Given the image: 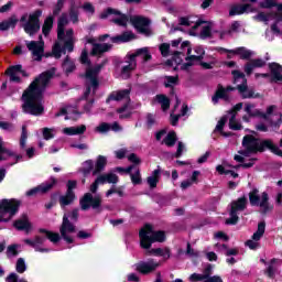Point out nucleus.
I'll return each instance as SVG.
<instances>
[{
    "mask_svg": "<svg viewBox=\"0 0 282 282\" xmlns=\"http://www.w3.org/2000/svg\"><path fill=\"white\" fill-rule=\"evenodd\" d=\"M56 68H51L41 73L22 94V111L30 116H43L45 107L43 106V94L50 85V80L54 78Z\"/></svg>",
    "mask_w": 282,
    "mask_h": 282,
    "instance_id": "1",
    "label": "nucleus"
},
{
    "mask_svg": "<svg viewBox=\"0 0 282 282\" xmlns=\"http://www.w3.org/2000/svg\"><path fill=\"white\" fill-rule=\"evenodd\" d=\"M242 147L245 150L239 153L243 158H250V155H257V153H265V151H271L274 155L282 158V150L274 144L272 139H261L252 134H246L242 138Z\"/></svg>",
    "mask_w": 282,
    "mask_h": 282,
    "instance_id": "2",
    "label": "nucleus"
},
{
    "mask_svg": "<svg viewBox=\"0 0 282 282\" xmlns=\"http://www.w3.org/2000/svg\"><path fill=\"white\" fill-rule=\"evenodd\" d=\"M41 17H43V10L36 9L33 13H24L21 15L20 20V28H22L25 34L29 36H35L41 32Z\"/></svg>",
    "mask_w": 282,
    "mask_h": 282,
    "instance_id": "3",
    "label": "nucleus"
},
{
    "mask_svg": "<svg viewBox=\"0 0 282 282\" xmlns=\"http://www.w3.org/2000/svg\"><path fill=\"white\" fill-rule=\"evenodd\" d=\"M79 213L80 209L74 208L70 213L63 215L59 234L62 235V239H64L66 243H74V238L68 235L76 232V225H74V223H70V220L75 223L78 221V217H80Z\"/></svg>",
    "mask_w": 282,
    "mask_h": 282,
    "instance_id": "4",
    "label": "nucleus"
},
{
    "mask_svg": "<svg viewBox=\"0 0 282 282\" xmlns=\"http://www.w3.org/2000/svg\"><path fill=\"white\" fill-rule=\"evenodd\" d=\"M249 204L250 206H258L260 208V214L263 216L274 210V205L270 203V195L268 192H263L261 195H259V189L257 188H253L249 193Z\"/></svg>",
    "mask_w": 282,
    "mask_h": 282,
    "instance_id": "5",
    "label": "nucleus"
},
{
    "mask_svg": "<svg viewBox=\"0 0 282 282\" xmlns=\"http://www.w3.org/2000/svg\"><path fill=\"white\" fill-rule=\"evenodd\" d=\"M138 56H142L143 63H149V61L153 58L149 52V47L138 48L134 53L127 55L128 61H126V63H128V65L121 68V74H129L130 72H133L135 67H138V61L135 59Z\"/></svg>",
    "mask_w": 282,
    "mask_h": 282,
    "instance_id": "6",
    "label": "nucleus"
},
{
    "mask_svg": "<svg viewBox=\"0 0 282 282\" xmlns=\"http://www.w3.org/2000/svg\"><path fill=\"white\" fill-rule=\"evenodd\" d=\"M231 75L234 76V83H239V80H241V84L237 86V90L241 94V98H260L261 95H254L253 89H248V78H246V74L235 69L231 72Z\"/></svg>",
    "mask_w": 282,
    "mask_h": 282,
    "instance_id": "7",
    "label": "nucleus"
},
{
    "mask_svg": "<svg viewBox=\"0 0 282 282\" xmlns=\"http://www.w3.org/2000/svg\"><path fill=\"white\" fill-rule=\"evenodd\" d=\"M21 208V200L17 198H4L0 202V217L6 218V215H9L7 219H12Z\"/></svg>",
    "mask_w": 282,
    "mask_h": 282,
    "instance_id": "8",
    "label": "nucleus"
},
{
    "mask_svg": "<svg viewBox=\"0 0 282 282\" xmlns=\"http://www.w3.org/2000/svg\"><path fill=\"white\" fill-rule=\"evenodd\" d=\"M111 14H115V17L118 18H113L111 20V23H115V25H119V28H127L128 23H129V15L122 13L120 10L118 9H113L111 7L107 8L106 10H104L100 15L99 19H109V17H111Z\"/></svg>",
    "mask_w": 282,
    "mask_h": 282,
    "instance_id": "9",
    "label": "nucleus"
},
{
    "mask_svg": "<svg viewBox=\"0 0 282 282\" xmlns=\"http://www.w3.org/2000/svg\"><path fill=\"white\" fill-rule=\"evenodd\" d=\"M107 65V59H105L102 63L97 64L95 67H87L84 75H82V78H86V80H91V85L94 87V94L98 91V87H100V79H98V76L100 75V72L102 70V67Z\"/></svg>",
    "mask_w": 282,
    "mask_h": 282,
    "instance_id": "10",
    "label": "nucleus"
},
{
    "mask_svg": "<svg viewBox=\"0 0 282 282\" xmlns=\"http://www.w3.org/2000/svg\"><path fill=\"white\" fill-rule=\"evenodd\" d=\"M79 206L82 210H89V208H93V210H100L102 206V197L100 195L94 196L91 193H86L79 199Z\"/></svg>",
    "mask_w": 282,
    "mask_h": 282,
    "instance_id": "11",
    "label": "nucleus"
},
{
    "mask_svg": "<svg viewBox=\"0 0 282 282\" xmlns=\"http://www.w3.org/2000/svg\"><path fill=\"white\" fill-rule=\"evenodd\" d=\"M26 47L29 52H32V56H35V61H37V63H41V61H43V56H45V58L54 56V54L52 53H45V42H26Z\"/></svg>",
    "mask_w": 282,
    "mask_h": 282,
    "instance_id": "12",
    "label": "nucleus"
},
{
    "mask_svg": "<svg viewBox=\"0 0 282 282\" xmlns=\"http://www.w3.org/2000/svg\"><path fill=\"white\" fill-rule=\"evenodd\" d=\"M130 23L133 25L134 30H138L140 34H145L149 36L151 34V30L149 26L151 25V20L149 18L142 15H134L130 18Z\"/></svg>",
    "mask_w": 282,
    "mask_h": 282,
    "instance_id": "13",
    "label": "nucleus"
},
{
    "mask_svg": "<svg viewBox=\"0 0 282 282\" xmlns=\"http://www.w3.org/2000/svg\"><path fill=\"white\" fill-rule=\"evenodd\" d=\"M58 184V180L56 177L51 176L48 182H44L36 187L30 189L26 192L28 197H33V195H36L37 193H41L42 195H45L46 193H50L54 186Z\"/></svg>",
    "mask_w": 282,
    "mask_h": 282,
    "instance_id": "14",
    "label": "nucleus"
},
{
    "mask_svg": "<svg viewBox=\"0 0 282 282\" xmlns=\"http://www.w3.org/2000/svg\"><path fill=\"white\" fill-rule=\"evenodd\" d=\"M153 232V226L147 224L140 231V246L143 250H151V246H153V238L151 235Z\"/></svg>",
    "mask_w": 282,
    "mask_h": 282,
    "instance_id": "15",
    "label": "nucleus"
},
{
    "mask_svg": "<svg viewBox=\"0 0 282 282\" xmlns=\"http://www.w3.org/2000/svg\"><path fill=\"white\" fill-rule=\"evenodd\" d=\"M158 268H160V263L155 262L153 259L148 262L140 261L135 264V271L139 272V274H151V272H155Z\"/></svg>",
    "mask_w": 282,
    "mask_h": 282,
    "instance_id": "16",
    "label": "nucleus"
},
{
    "mask_svg": "<svg viewBox=\"0 0 282 282\" xmlns=\"http://www.w3.org/2000/svg\"><path fill=\"white\" fill-rule=\"evenodd\" d=\"M219 52H225V54H235L236 56H240L241 61H250V58H252V51L245 46H240L235 50L220 47Z\"/></svg>",
    "mask_w": 282,
    "mask_h": 282,
    "instance_id": "17",
    "label": "nucleus"
},
{
    "mask_svg": "<svg viewBox=\"0 0 282 282\" xmlns=\"http://www.w3.org/2000/svg\"><path fill=\"white\" fill-rule=\"evenodd\" d=\"M269 69L271 73L270 83H281L282 82V66L276 62L269 63Z\"/></svg>",
    "mask_w": 282,
    "mask_h": 282,
    "instance_id": "18",
    "label": "nucleus"
},
{
    "mask_svg": "<svg viewBox=\"0 0 282 282\" xmlns=\"http://www.w3.org/2000/svg\"><path fill=\"white\" fill-rule=\"evenodd\" d=\"M13 226L17 230H24L25 232H30V230H32V224L30 223L28 214H23L21 218L17 219L13 223Z\"/></svg>",
    "mask_w": 282,
    "mask_h": 282,
    "instance_id": "19",
    "label": "nucleus"
},
{
    "mask_svg": "<svg viewBox=\"0 0 282 282\" xmlns=\"http://www.w3.org/2000/svg\"><path fill=\"white\" fill-rule=\"evenodd\" d=\"M130 94H131L130 89H122V90H118L117 93L113 91L107 97L106 104L109 105L111 100H115L116 102H120V100H124V98H129Z\"/></svg>",
    "mask_w": 282,
    "mask_h": 282,
    "instance_id": "20",
    "label": "nucleus"
},
{
    "mask_svg": "<svg viewBox=\"0 0 282 282\" xmlns=\"http://www.w3.org/2000/svg\"><path fill=\"white\" fill-rule=\"evenodd\" d=\"M17 23H19V18L17 14H12L7 20L0 22V32H8V30H15Z\"/></svg>",
    "mask_w": 282,
    "mask_h": 282,
    "instance_id": "21",
    "label": "nucleus"
},
{
    "mask_svg": "<svg viewBox=\"0 0 282 282\" xmlns=\"http://www.w3.org/2000/svg\"><path fill=\"white\" fill-rule=\"evenodd\" d=\"M230 206V210H234L236 213H243V210L248 208V197H239L238 199L232 200Z\"/></svg>",
    "mask_w": 282,
    "mask_h": 282,
    "instance_id": "22",
    "label": "nucleus"
},
{
    "mask_svg": "<svg viewBox=\"0 0 282 282\" xmlns=\"http://www.w3.org/2000/svg\"><path fill=\"white\" fill-rule=\"evenodd\" d=\"M252 12V4L246 3V4H235L229 10V17H237L239 14H246V12Z\"/></svg>",
    "mask_w": 282,
    "mask_h": 282,
    "instance_id": "23",
    "label": "nucleus"
},
{
    "mask_svg": "<svg viewBox=\"0 0 282 282\" xmlns=\"http://www.w3.org/2000/svg\"><path fill=\"white\" fill-rule=\"evenodd\" d=\"M229 99H230V97L226 93V88H224V86L221 84H218L217 89H216L214 96L212 97V102L214 105H217V102H219V100L228 101Z\"/></svg>",
    "mask_w": 282,
    "mask_h": 282,
    "instance_id": "24",
    "label": "nucleus"
},
{
    "mask_svg": "<svg viewBox=\"0 0 282 282\" xmlns=\"http://www.w3.org/2000/svg\"><path fill=\"white\" fill-rule=\"evenodd\" d=\"M257 67H265V61L261 58L250 59V62L245 65V73L247 76H251L252 72H254V68Z\"/></svg>",
    "mask_w": 282,
    "mask_h": 282,
    "instance_id": "25",
    "label": "nucleus"
},
{
    "mask_svg": "<svg viewBox=\"0 0 282 282\" xmlns=\"http://www.w3.org/2000/svg\"><path fill=\"white\" fill-rule=\"evenodd\" d=\"M145 254L148 257H151L153 254L154 257H164V259H171V249L169 247H165L164 249H150L145 251Z\"/></svg>",
    "mask_w": 282,
    "mask_h": 282,
    "instance_id": "26",
    "label": "nucleus"
},
{
    "mask_svg": "<svg viewBox=\"0 0 282 282\" xmlns=\"http://www.w3.org/2000/svg\"><path fill=\"white\" fill-rule=\"evenodd\" d=\"M112 47H113V45L108 44V43H104V44L95 43L93 45L90 55L91 56H100L101 54H105V52H109V50H111Z\"/></svg>",
    "mask_w": 282,
    "mask_h": 282,
    "instance_id": "27",
    "label": "nucleus"
},
{
    "mask_svg": "<svg viewBox=\"0 0 282 282\" xmlns=\"http://www.w3.org/2000/svg\"><path fill=\"white\" fill-rule=\"evenodd\" d=\"M107 167V156L98 155L95 162V169L93 170V175H100L102 171Z\"/></svg>",
    "mask_w": 282,
    "mask_h": 282,
    "instance_id": "28",
    "label": "nucleus"
},
{
    "mask_svg": "<svg viewBox=\"0 0 282 282\" xmlns=\"http://www.w3.org/2000/svg\"><path fill=\"white\" fill-rule=\"evenodd\" d=\"M19 72H21V64L12 65L7 68L6 74L10 77L11 83H21V77L17 76Z\"/></svg>",
    "mask_w": 282,
    "mask_h": 282,
    "instance_id": "29",
    "label": "nucleus"
},
{
    "mask_svg": "<svg viewBox=\"0 0 282 282\" xmlns=\"http://www.w3.org/2000/svg\"><path fill=\"white\" fill-rule=\"evenodd\" d=\"M62 69L66 76H69V74H73L76 70V63L72 61V57L67 55L63 63H62Z\"/></svg>",
    "mask_w": 282,
    "mask_h": 282,
    "instance_id": "30",
    "label": "nucleus"
},
{
    "mask_svg": "<svg viewBox=\"0 0 282 282\" xmlns=\"http://www.w3.org/2000/svg\"><path fill=\"white\" fill-rule=\"evenodd\" d=\"M68 17L70 22L76 25V23H78L79 21V17H80V10L78 8V6H76V2H72L68 9Z\"/></svg>",
    "mask_w": 282,
    "mask_h": 282,
    "instance_id": "31",
    "label": "nucleus"
},
{
    "mask_svg": "<svg viewBox=\"0 0 282 282\" xmlns=\"http://www.w3.org/2000/svg\"><path fill=\"white\" fill-rule=\"evenodd\" d=\"M76 202V194H70L66 192L65 195H59V206L65 208L66 206H72Z\"/></svg>",
    "mask_w": 282,
    "mask_h": 282,
    "instance_id": "32",
    "label": "nucleus"
},
{
    "mask_svg": "<svg viewBox=\"0 0 282 282\" xmlns=\"http://www.w3.org/2000/svg\"><path fill=\"white\" fill-rule=\"evenodd\" d=\"M85 131H87V127L82 124L79 127L64 128L63 133H65V135H83Z\"/></svg>",
    "mask_w": 282,
    "mask_h": 282,
    "instance_id": "33",
    "label": "nucleus"
},
{
    "mask_svg": "<svg viewBox=\"0 0 282 282\" xmlns=\"http://www.w3.org/2000/svg\"><path fill=\"white\" fill-rule=\"evenodd\" d=\"M39 232H41V235H46V239H50L52 243H58V241H61V237H63L61 234L50 231L45 228H40Z\"/></svg>",
    "mask_w": 282,
    "mask_h": 282,
    "instance_id": "34",
    "label": "nucleus"
},
{
    "mask_svg": "<svg viewBox=\"0 0 282 282\" xmlns=\"http://www.w3.org/2000/svg\"><path fill=\"white\" fill-rule=\"evenodd\" d=\"M52 28H54V15H48L46 17L42 25V33L45 36H50V32H52Z\"/></svg>",
    "mask_w": 282,
    "mask_h": 282,
    "instance_id": "35",
    "label": "nucleus"
},
{
    "mask_svg": "<svg viewBox=\"0 0 282 282\" xmlns=\"http://www.w3.org/2000/svg\"><path fill=\"white\" fill-rule=\"evenodd\" d=\"M156 101L161 105L162 111H169L171 109V99L166 95H156Z\"/></svg>",
    "mask_w": 282,
    "mask_h": 282,
    "instance_id": "36",
    "label": "nucleus"
},
{
    "mask_svg": "<svg viewBox=\"0 0 282 282\" xmlns=\"http://www.w3.org/2000/svg\"><path fill=\"white\" fill-rule=\"evenodd\" d=\"M91 171H94V160L85 161L83 167L79 169V173H82L84 177H89Z\"/></svg>",
    "mask_w": 282,
    "mask_h": 282,
    "instance_id": "37",
    "label": "nucleus"
},
{
    "mask_svg": "<svg viewBox=\"0 0 282 282\" xmlns=\"http://www.w3.org/2000/svg\"><path fill=\"white\" fill-rule=\"evenodd\" d=\"M9 158H14V152L3 147V140L0 139V162L8 160Z\"/></svg>",
    "mask_w": 282,
    "mask_h": 282,
    "instance_id": "38",
    "label": "nucleus"
},
{
    "mask_svg": "<svg viewBox=\"0 0 282 282\" xmlns=\"http://www.w3.org/2000/svg\"><path fill=\"white\" fill-rule=\"evenodd\" d=\"M162 143L170 148L175 147V144L177 143V132L170 131L163 139Z\"/></svg>",
    "mask_w": 282,
    "mask_h": 282,
    "instance_id": "39",
    "label": "nucleus"
},
{
    "mask_svg": "<svg viewBox=\"0 0 282 282\" xmlns=\"http://www.w3.org/2000/svg\"><path fill=\"white\" fill-rule=\"evenodd\" d=\"M160 173H161L160 169L154 170L152 172V176H149L147 178V182H148L150 188H158V183L160 182Z\"/></svg>",
    "mask_w": 282,
    "mask_h": 282,
    "instance_id": "40",
    "label": "nucleus"
},
{
    "mask_svg": "<svg viewBox=\"0 0 282 282\" xmlns=\"http://www.w3.org/2000/svg\"><path fill=\"white\" fill-rule=\"evenodd\" d=\"M265 235V220H262L258 224L257 231L252 235L251 239L253 241H261V237Z\"/></svg>",
    "mask_w": 282,
    "mask_h": 282,
    "instance_id": "41",
    "label": "nucleus"
},
{
    "mask_svg": "<svg viewBox=\"0 0 282 282\" xmlns=\"http://www.w3.org/2000/svg\"><path fill=\"white\" fill-rule=\"evenodd\" d=\"M153 243H164L166 241V232L164 230H158L151 232Z\"/></svg>",
    "mask_w": 282,
    "mask_h": 282,
    "instance_id": "42",
    "label": "nucleus"
},
{
    "mask_svg": "<svg viewBox=\"0 0 282 282\" xmlns=\"http://www.w3.org/2000/svg\"><path fill=\"white\" fill-rule=\"evenodd\" d=\"M165 83H164V87L166 88V89H172L171 90V94H173V91H174V88H173V85H177V83H180V76H169V75H166L165 76Z\"/></svg>",
    "mask_w": 282,
    "mask_h": 282,
    "instance_id": "43",
    "label": "nucleus"
},
{
    "mask_svg": "<svg viewBox=\"0 0 282 282\" xmlns=\"http://www.w3.org/2000/svg\"><path fill=\"white\" fill-rule=\"evenodd\" d=\"M274 263H276V259L275 258L270 260L269 267L264 270V274L269 279H274V276L276 275V269H274Z\"/></svg>",
    "mask_w": 282,
    "mask_h": 282,
    "instance_id": "44",
    "label": "nucleus"
},
{
    "mask_svg": "<svg viewBox=\"0 0 282 282\" xmlns=\"http://www.w3.org/2000/svg\"><path fill=\"white\" fill-rule=\"evenodd\" d=\"M225 224L227 226H237V224H239V215H237V212L230 209L229 218L226 219Z\"/></svg>",
    "mask_w": 282,
    "mask_h": 282,
    "instance_id": "45",
    "label": "nucleus"
},
{
    "mask_svg": "<svg viewBox=\"0 0 282 282\" xmlns=\"http://www.w3.org/2000/svg\"><path fill=\"white\" fill-rule=\"evenodd\" d=\"M93 89V96H96V91L94 93V85H91V79H86V90L82 97V100H88L89 96L91 95Z\"/></svg>",
    "mask_w": 282,
    "mask_h": 282,
    "instance_id": "46",
    "label": "nucleus"
},
{
    "mask_svg": "<svg viewBox=\"0 0 282 282\" xmlns=\"http://www.w3.org/2000/svg\"><path fill=\"white\" fill-rule=\"evenodd\" d=\"M229 129H231V131H241V129H243L241 123L237 122V117H235V113L231 115L229 119Z\"/></svg>",
    "mask_w": 282,
    "mask_h": 282,
    "instance_id": "47",
    "label": "nucleus"
},
{
    "mask_svg": "<svg viewBox=\"0 0 282 282\" xmlns=\"http://www.w3.org/2000/svg\"><path fill=\"white\" fill-rule=\"evenodd\" d=\"M52 54L54 58H57V59L61 58V56H63V46L61 45L59 42H55V44L53 45Z\"/></svg>",
    "mask_w": 282,
    "mask_h": 282,
    "instance_id": "48",
    "label": "nucleus"
},
{
    "mask_svg": "<svg viewBox=\"0 0 282 282\" xmlns=\"http://www.w3.org/2000/svg\"><path fill=\"white\" fill-rule=\"evenodd\" d=\"M15 270L18 274H23L25 270H28V267L25 265V260L23 258H19L15 263Z\"/></svg>",
    "mask_w": 282,
    "mask_h": 282,
    "instance_id": "49",
    "label": "nucleus"
},
{
    "mask_svg": "<svg viewBox=\"0 0 282 282\" xmlns=\"http://www.w3.org/2000/svg\"><path fill=\"white\" fill-rule=\"evenodd\" d=\"M7 257H19V245L13 243L7 248Z\"/></svg>",
    "mask_w": 282,
    "mask_h": 282,
    "instance_id": "50",
    "label": "nucleus"
},
{
    "mask_svg": "<svg viewBox=\"0 0 282 282\" xmlns=\"http://www.w3.org/2000/svg\"><path fill=\"white\" fill-rule=\"evenodd\" d=\"M181 54H182V52L175 51L173 53V59H167L165 62V65H167V67H173V61H175V63H177L180 65V63H182V58L180 57Z\"/></svg>",
    "mask_w": 282,
    "mask_h": 282,
    "instance_id": "51",
    "label": "nucleus"
},
{
    "mask_svg": "<svg viewBox=\"0 0 282 282\" xmlns=\"http://www.w3.org/2000/svg\"><path fill=\"white\" fill-rule=\"evenodd\" d=\"M276 0H264L259 3V7L264 10H270L271 8H276Z\"/></svg>",
    "mask_w": 282,
    "mask_h": 282,
    "instance_id": "52",
    "label": "nucleus"
},
{
    "mask_svg": "<svg viewBox=\"0 0 282 282\" xmlns=\"http://www.w3.org/2000/svg\"><path fill=\"white\" fill-rule=\"evenodd\" d=\"M63 8H65V0H57L53 9V17H58V14H61L63 11Z\"/></svg>",
    "mask_w": 282,
    "mask_h": 282,
    "instance_id": "53",
    "label": "nucleus"
},
{
    "mask_svg": "<svg viewBox=\"0 0 282 282\" xmlns=\"http://www.w3.org/2000/svg\"><path fill=\"white\" fill-rule=\"evenodd\" d=\"M78 186V182L76 180H68L66 183V193H70L72 195H76L74 189Z\"/></svg>",
    "mask_w": 282,
    "mask_h": 282,
    "instance_id": "54",
    "label": "nucleus"
},
{
    "mask_svg": "<svg viewBox=\"0 0 282 282\" xmlns=\"http://www.w3.org/2000/svg\"><path fill=\"white\" fill-rule=\"evenodd\" d=\"M131 182L134 186H138L142 184V176L140 175V170H137V172L130 173Z\"/></svg>",
    "mask_w": 282,
    "mask_h": 282,
    "instance_id": "55",
    "label": "nucleus"
},
{
    "mask_svg": "<svg viewBox=\"0 0 282 282\" xmlns=\"http://www.w3.org/2000/svg\"><path fill=\"white\" fill-rule=\"evenodd\" d=\"M210 36H213V28L210 25L203 26L200 39H210Z\"/></svg>",
    "mask_w": 282,
    "mask_h": 282,
    "instance_id": "56",
    "label": "nucleus"
},
{
    "mask_svg": "<svg viewBox=\"0 0 282 282\" xmlns=\"http://www.w3.org/2000/svg\"><path fill=\"white\" fill-rule=\"evenodd\" d=\"M97 133H107L111 131V123L107 122H101L97 128H96Z\"/></svg>",
    "mask_w": 282,
    "mask_h": 282,
    "instance_id": "57",
    "label": "nucleus"
},
{
    "mask_svg": "<svg viewBox=\"0 0 282 282\" xmlns=\"http://www.w3.org/2000/svg\"><path fill=\"white\" fill-rule=\"evenodd\" d=\"M69 23V20L67 19V13H62V15L57 20V28L65 29V25Z\"/></svg>",
    "mask_w": 282,
    "mask_h": 282,
    "instance_id": "58",
    "label": "nucleus"
},
{
    "mask_svg": "<svg viewBox=\"0 0 282 282\" xmlns=\"http://www.w3.org/2000/svg\"><path fill=\"white\" fill-rule=\"evenodd\" d=\"M226 122H228V117L227 116L221 117L217 122L215 131H218L219 133H221L224 131V127H226Z\"/></svg>",
    "mask_w": 282,
    "mask_h": 282,
    "instance_id": "59",
    "label": "nucleus"
},
{
    "mask_svg": "<svg viewBox=\"0 0 282 282\" xmlns=\"http://www.w3.org/2000/svg\"><path fill=\"white\" fill-rule=\"evenodd\" d=\"M160 52H161V56H169L170 52H171V44L169 43H162L159 47Z\"/></svg>",
    "mask_w": 282,
    "mask_h": 282,
    "instance_id": "60",
    "label": "nucleus"
},
{
    "mask_svg": "<svg viewBox=\"0 0 282 282\" xmlns=\"http://www.w3.org/2000/svg\"><path fill=\"white\" fill-rule=\"evenodd\" d=\"M121 39L123 43H129L130 41H133V39H135V33H132L131 31H126L121 34Z\"/></svg>",
    "mask_w": 282,
    "mask_h": 282,
    "instance_id": "61",
    "label": "nucleus"
},
{
    "mask_svg": "<svg viewBox=\"0 0 282 282\" xmlns=\"http://www.w3.org/2000/svg\"><path fill=\"white\" fill-rule=\"evenodd\" d=\"M186 254L188 257H194L195 259H198L199 251H195V249L191 247V242H187Z\"/></svg>",
    "mask_w": 282,
    "mask_h": 282,
    "instance_id": "62",
    "label": "nucleus"
},
{
    "mask_svg": "<svg viewBox=\"0 0 282 282\" xmlns=\"http://www.w3.org/2000/svg\"><path fill=\"white\" fill-rule=\"evenodd\" d=\"M64 47L67 50V52L72 53L74 52V37H68L64 42Z\"/></svg>",
    "mask_w": 282,
    "mask_h": 282,
    "instance_id": "63",
    "label": "nucleus"
},
{
    "mask_svg": "<svg viewBox=\"0 0 282 282\" xmlns=\"http://www.w3.org/2000/svg\"><path fill=\"white\" fill-rule=\"evenodd\" d=\"M7 282H19V274L12 272L6 278Z\"/></svg>",
    "mask_w": 282,
    "mask_h": 282,
    "instance_id": "64",
    "label": "nucleus"
}]
</instances>
